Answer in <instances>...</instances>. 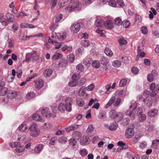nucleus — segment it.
Wrapping results in <instances>:
<instances>
[{
  "mask_svg": "<svg viewBox=\"0 0 159 159\" xmlns=\"http://www.w3.org/2000/svg\"><path fill=\"white\" fill-rule=\"evenodd\" d=\"M117 128V125L116 122L111 124L109 127V129L112 131L116 130Z\"/></svg>",
  "mask_w": 159,
  "mask_h": 159,
  "instance_id": "obj_36",
  "label": "nucleus"
},
{
  "mask_svg": "<svg viewBox=\"0 0 159 159\" xmlns=\"http://www.w3.org/2000/svg\"><path fill=\"white\" fill-rule=\"evenodd\" d=\"M100 61L101 64L105 65H107L109 62L108 59L104 56L101 57Z\"/></svg>",
  "mask_w": 159,
  "mask_h": 159,
  "instance_id": "obj_25",
  "label": "nucleus"
},
{
  "mask_svg": "<svg viewBox=\"0 0 159 159\" xmlns=\"http://www.w3.org/2000/svg\"><path fill=\"white\" fill-rule=\"evenodd\" d=\"M92 66L95 68H98L100 66V63L97 60H93L92 63Z\"/></svg>",
  "mask_w": 159,
  "mask_h": 159,
  "instance_id": "obj_41",
  "label": "nucleus"
},
{
  "mask_svg": "<svg viewBox=\"0 0 159 159\" xmlns=\"http://www.w3.org/2000/svg\"><path fill=\"white\" fill-rule=\"evenodd\" d=\"M86 79L84 78H82L80 82H79L78 81V83H77V85L79 86H81L83 85L86 82Z\"/></svg>",
  "mask_w": 159,
  "mask_h": 159,
  "instance_id": "obj_61",
  "label": "nucleus"
},
{
  "mask_svg": "<svg viewBox=\"0 0 159 159\" xmlns=\"http://www.w3.org/2000/svg\"><path fill=\"white\" fill-rule=\"evenodd\" d=\"M76 69L78 71L82 72L84 70V66L81 64H79L76 66Z\"/></svg>",
  "mask_w": 159,
  "mask_h": 159,
  "instance_id": "obj_55",
  "label": "nucleus"
},
{
  "mask_svg": "<svg viewBox=\"0 0 159 159\" xmlns=\"http://www.w3.org/2000/svg\"><path fill=\"white\" fill-rule=\"evenodd\" d=\"M109 4L113 7H115L116 6V4L115 0H110L109 2Z\"/></svg>",
  "mask_w": 159,
  "mask_h": 159,
  "instance_id": "obj_63",
  "label": "nucleus"
},
{
  "mask_svg": "<svg viewBox=\"0 0 159 159\" xmlns=\"http://www.w3.org/2000/svg\"><path fill=\"white\" fill-rule=\"evenodd\" d=\"M76 102L77 105L80 107H82L84 104V101L81 98H78L76 100Z\"/></svg>",
  "mask_w": 159,
  "mask_h": 159,
  "instance_id": "obj_22",
  "label": "nucleus"
},
{
  "mask_svg": "<svg viewBox=\"0 0 159 159\" xmlns=\"http://www.w3.org/2000/svg\"><path fill=\"white\" fill-rule=\"evenodd\" d=\"M131 71L133 74H137L138 73L139 70L137 67L134 66L132 68Z\"/></svg>",
  "mask_w": 159,
  "mask_h": 159,
  "instance_id": "obj_59",
  "label": "nucleus"
},
{
  "mask_svg": "<svg viewBox=\"0 0 159 159\" xmlns=\"http://www.w3.org/2000/svg\"><path fill=\"white\" fill-rule=\"evenodd\" d=\"M35 96V93L33 92H30L28 93L26 95V98L28 99H30Z\"/></svg>",
  "mask_w": 159,
  "mask_h": 159,
  "instance_id": "obj_39",
  "label": "nucleus"
},
{
  "mask_svg": "<svg viewBox=\"0 0 159 159\" xmlns=\"http://www.w3.org/2000/svg\"><path fill=\"white\" fill-rule=\"evenodd\" d=\"M134 133L133 128H128L125 132V136L127 138H130L134 135Z\"/></svg>",
  "mask_w": 159,
  "mask_h": 159,
  "instance_id": "obj_7",
  "label": "nucleus"
},
{
  "mask_svg": "<svg viewBox=\"0 0 159 159\" xmlns=\"http://www.w3.org/2000/svg\"><path fill=\"white\" fill-rule=\"evenodd\" d=\"M90 141L89 138L86 136H84L82 139L80 140V143L82 145H87L89 143Z\"/></svg>",
  "mask_w": 159,
  "mask_h": 159,
  "instance_id": "obj_8",
  "label": "nucleus"
},
{
  "mask_svg": "<svg viewBox=\"0 0 159 159\" xmlns=\"http://www.w3.org/2000/svg\"><path fill=\"white\" fill-rule=\"evenodd\" d=\"M85 87L84 86L82 87L79 90L78 94L80 96H83L85 94Z\"/></svg>",
  "mask_w": 159,
  "mask_h": 159,
  "instance_id": "obj_30",
  "label": "nucleus"
},
{
  "mask_svg": "<svg viewBox=\"0 0 159 159\" xmlns=\"http://www.w3.org/2000/svg\"><path fill=\"white\" fill-rule=\"evenodd\" d=\"M62 57V55L61 54L59 53H56L53 56L52 59L54 60L60 58Z\"/></svg>",
  "mask_w": 159,
  "mask_h": 159,
  "instance_id": "obj_48",
  "label": "nucleus"
},
{
  "mask_svg": "<svg viewBox=\"0 0 159 159\" xmlns=\"http://www.w3.org/2000/svg\"><path fill=\"white\" fill-rule=\"evenodd\" d=\"M63 100L65 102V107L68 109V111L70 112L72 110V104L73 99L70 97H66Z\"/></svg>",
  "mask_w": 159,
  "mask_h": 159,
  "instance_id": "obj_4",
  "label": "nucleus"
},
{
  "mask_svg": "<svg viewBox=\"0 0 159 159\" xmlns=\"http://www.w3.org/2000/svg\"><path fill=\"white\" fill-rule=\"evenodd\" d=\"M52 70L51 69H46L43 72L44 76L46 77H49L52 74Z\"/></svg>",
  "mask_w": 159,
  "mask_h": 159,
  "instance_id": "obj_21",
  "label": "nucleus"
},
{
  "mask_svg": "<svg viewBox=\"0 0 159 159\" xmlns=\"http://www.w3.org/2000/svg\"><path fill=\"white\" fill-rule=\"evenodd\" d=\"M141 31L144 34H147L148 32L147 28L145 26H143L141 28Z\"/></svg>",
  "mask_w": 159,
  "mask_h": 159,
  "instance_id": "obj_56",
  "label": "nucleus"
},
{
  "mask_svg": "<svg viewBox=\"0 0 159 159\" xmlns=\"http://www.w3.org/2000/svg\"><path fill=\"white\" fill-rule=\"evenodd\" d=\"M0 90V95L2 96H4L7 93L8 89L6 87H4Z\"/></svg>",
  "mask_w": 159,
  "mask_h": 159,
  "instance_id": "obj_45",
  "label": "nucleus"
},
{
  "mask_svg": "<svg viewBox=\"0 0 159 159\" xmlns=\"http://www.w3.org/2000/svg\"><path fill=\"white\" fill-rule=\"evenodd\" d=\"M37 125L35 123H33L30 127L29 128V130L30 131H32L34 130L38 129Z\"/></svg>",
  "mask_w": 159,
  "mask_h": 159,
  "instance_id": "obj_40",
  "label": "nucleus"
},
{
  "mask_svg": "<svg viewBox=\"0 0 159 159\" xmlns=\"http://www.w3.org/2000/svg\"><path fill=\"white\" fill-rule=\"evenodd\" d=\"M127 83V80L125 79H123L121 80L119 84V85L120 87L126 85Z\"/></svg>",
  "mask_w": 159,
  "mask_h": 159,
  "instance_id": "obj_60",
  "label": "nucleus"
},
{
  "mask_svg": "<svg viewBox=\"0 0 159 159\" xmlns=\"http://www.w3.org/2000/svg\"><path fill=\"white\" fill-rule=\"evenodd\" d=\"M104 52L107 56L109 57H111L113 55L112 51L109 48H106L105 49Z\"/></svg>",
  "mask_w": 159,
  "mask_h": 159,
  "instance_id": "obj_44",
  "label": "nucleus"
},
{
  "mask_svg": "<svg viewBox=\"0 0 159 159\" xmlns=\"http://www.w3.org/2000/svg\"><path fill=\"white\" fill-rule=\"evenodd\" d=\"M104 26L107 29H112L113 27V21L111 20H107L106 22H105Z\"/></svg>",
  "mask_w": 159,
  "mask_h": 159,
  "instance_id": "obj_13",
  "label": "nucleus"
},
{
  "mask_svg": "<svg viewBox=\"0 0 159 159\" xmlns=\"http://www.w3.org/2000/svg\"><path fill=\"white\" fill-rule=\"evenodd\" d=\"M30 131L31 132L30 133V135L34 137H36L38 136L40 133V131L39 129Z\"/></svg>",
  "mask_w": 159,
  "mask_h": 159,
  "instance_id": "obj_19",
  "label": "nucleus"
},
{
  "mask_svg": "<svg viewBox=\"0 0 159 159\" xmlns=\"http://www.w3.org/2000/svg\"><path fill=\"white\" fill-rule=\"evenodd\" d=\"M69 142L70 144L73 146L75 145L77 143L76 140L73 138L69 139Z\"/></svg>",
  "mask_w": 159,
  "mask_h": 159,
  "instance_id": "obj_51",
  "label": "nucleus"
},
{
  "mask_svg": "<svg viewBox=\"0 0 159 159\" xmlns=\"http://www.w3.org/2000/svg\"><path fill=\"white\" fill-rule=\"evenodd\" d=\"M78 81L77 80H73L71 81L69 83V86L71 87H74L76 85H77Z\"/></svg>",
  "mask_w": 159,
  "mask_h": 159,
  "instance_id": "obj_54",
  "label": "nucleus"
},
{
  "mask_svg": "<svg viewBox=\"0 0 159 159\" xmlns=\"http://www.w3.org/2000/svg\"><path fill=\"white\" fill-rule=\"evenodd\" d=\"M21 143L20 142L12 143L10 144V146L11 147H17L20 146Z\"/></svg>",
  "mask_w": 159,
  "mask_h": 159,
  "instance_id": "obj_62",
  "label": "nucleus"
},
{
  "mask_svg": "<svg viewBox=\"0 0 159 159\" xmlns=\"http://www.w3.org/2000/svg\"><path fill=\"white\" fill-rule=\"evenodd\" d=\"M137 107V102L134 101H132L129 106V109L132 110H135Z\"/></svg>",
  "mask_w": 159,
  "mask_h": 159,
  "instance_id": "obj_34",
  "label": "nucleus"
},
{
  "mask_svg": "<svg viewBox=\"0 0 159 159\" xmlns=\"http://www.w3.org/2000/svg\"><path fill=\"white\" fill-rule=\"evenodd\" d=\"M79 153L82 157H84L87 155L88 151L85 148H81L79 151Z\"/></svg>",
  "mask_w": 159,
  "mask_h": 159,
  "instance_id": "obj_26",
  "label": "nucleus"
},
{
  "mask_svg": "<svg viewBox=\"0 0 159 159\" xmlns=\"http://www.w3.org/2000/svg\"><path fill=\"white\" fill-rule=\"evenodd\" d=\"M134 111L136 114L139 115L141 114L143 112V110L141 108L139 107L137 108Z\"/></svg>",
  "mask_w": 159,
  "mask_h": 159,
  "instance_id": "obj_57",
  "label": "nucleus"
},
{
  "mask_svg": "<svg viewBox=\"0 0 159 159\" xmlns=\"http://www.w3.org/2000/svg\"><path fill=\"white\" fill-rule=\"evenodd\" d=\"M44 81L42 80H37L35 83V86L37 89H41L44 85Z\"/></svg>",
  "mask_w": 159,
  "mask_h": 159,
  "instance_id": "obj_10",
  "label": "nucleus"
},
{
  "mask_svg": "<svg viewBox=\"0 0 159 159\" xmlns=\"http://www.w3.org/2000/svg\"><path fill=\"white\" fill-rule=\"evenodd\" d=\"M95 24L97 26L102 27L105 25L104 21L100 19H98L95 22Z\"/></svg>",
  "mask_w": 159,
  "mask_h": 159,
  "instance_id": "obj_15",
  "label": "nucleus"
},
{
  "mask_svg": "<svg viewBox=\"0 0 159 159\" xmlns=\"http://www.w3.org/2000/svg\"><path fill=\"white\" fill-rule=\"evenodd\" d=\"M3 14L0 13V22H1L2 25L6 26L7 25V20L3 18Z\"/></svg>",
  "mask_w": 159,
  "mask_h": 159,
  "instance_id": "obj_17",
  "label": "nucleus"
},
{
  "mask_svg": "<svg viewBox=\"0 0 159 159\" xmlns=\"http://www.w3.org/2000/svg\"><path fill=\"white\" fill-rule=\"evenodd\" d=\"M70 3L74 4V6L77 8H79L81 3H80L78 0H70Z\"/></svg>",
  "mask_w": 159,
  "mask_h": 159,
  "instance_id": "obj_35",
  "label": "nucleus"
},
{
  "mask_svg": "<svg viewBox=\"0 0 159 159\" xmlns=\"http://www.w3.org/2000/svg\"><path fill=\"white\" fill-rule=\"evenodd\" d=\"M157 112L158 110L157 109H153L148 112V115L149 116H153L156 115L157 113Z\"/></svg>",
  "mask_w": 159,
  "mask_h": 159,
  "instance_id": "obj_33",
  "label": "nucleus"
},
{
  "mask_svg": "<svg viewBox=\"0 0 159 159\" xmlns=\"http://www.w3.org/2000/svg\"><path fill=\"white\" fill-rule=\"evenodd\" d=\"M16 96V93L12 90H9L7 94V97L9 98L13 99Z\"/></svg>",
  "mask_w": 159,
  "mask_h": 159,
  "instance_id": "obj_16",
  "label": "nucleus"
},
{
  "mask_svg": "<svg viewBox=\"0 0 159 159\" xmlns=\"http://www.w3.org/2000/svg\"><path fill=\"white\" fill-rule=\"evenodd\" d=\"M39 57V55L36 52L32 51L31 52L26 54L25 60L27 62L29 61L31 59L33 60H35L38 59Z\"/></svg>",
  "mask_w": 159,
  "mask_h": 159,
  "instance_id": "obj_2",
  "label": "nucleus"
},
{
  "mask_svg": "<svg viewBox=\"0 0 159 159\" xmlns=\"http://www.w3.org/2000/svg\"><path fill=\"white\" fill-rule=\"evenodd\" d=\"M123 24L124 27L126 28L128 27L130 25V22L129 21L126 20L123 21Z\"/></svg>",
  "mask_w": 159,
  "mask_h": 159,
  "instance_id": "obj_58",
  "label": "nucleus"
},
{
  "mask_svg": "<svg viewBox=\"0 0 159 159\" xmlns=\"http://www.w3.org/2000/svg\"><path fill=\"white\" fill-rule=\"evenodd\" d=\"M67 58L68 61L70 63H72L74 61L75 57L73 54H70L67 56Z\"/></svg>",
  "mask_w": 159,
  "mask_h": 159,
  "instance_id": "obj_42",
  "label": "nucleus"
},
{
  "mask_svg": "<svg viewBox=\"0 0 159 159\" xmlns=\"http://www.w3.org/2000/svg\"><path fill=\"white\" fill-rule=\"evenodd\" d=\"M20 26L21 28H33L35 27L34 25L29 24H26L25 23H22L20 25Z\"/></svg>",
  "mask_w": 159,
  "mask_h": 159,
  "instance_id": "obj_20",
  "label": "nucleus"
},
{
  "mask_svg": "<svg viewBox=\"0 0 159 159\" xmlns=\"http://www.w3.org/2000/svg\"><path fill=\"white\" fill-rule=\"evenodd\" d=\"M94 84L93 83H92L87 87L86 88V90L88 91H91L94 88Z\"/></svg>",
  "mask_w": 159,
  "mask_h": 159,
  "instance_id": "obj_64",
  "label": "nucleus"
},
{
  "mask_svg": "<svg viewBox=\"0 0 159 159\" xmlns=\"http://www.w3.org/2000/svg\"><path fill=\"white\" fill-rule=\"evenodd\" d=\"M32 119L36 121H40L42 120V116L39 114H36L32 117Z\"/></svg>",
  "mask_w": 159,
  "mask_h": 159,
  "instance_id": "obj_31",
  "label": "nucleus"
},
{
  "mask_svg": "<svg viewBox=\"0 0 159 159\" xmlns=\"http://www.w3.org/2000/svg\"><path fill=\"white\" fill-rule=\"evenodd\" d=\"M80 38H84V39H87L89 37V34L86 33L81 34L79 36Z\"/></svg>",
  "mask_w": 159,
  "mask_h": 159,
  "instance_id": "obj_53",
  "label": "nucleus"
},
{
  "mask_svg": "<svg viewBox=\"0 0 159 159\" xmlns=\"http://www.w3.org/2000/svg\"><path fill=\"white\" fill-rule=\"evenodd\" d=\"M135 110H127L125 112V114L127 115L130 116L131 119L134 120L135 118V114L134 112Z\"/></svg>",
  "mask_w": 159,
  "mask_h": 159,
  "instance_id": "obj_14",
  "label": "nucleus"
},
{
  "mask_svg": "<svg viewBox=\"0 0 159 159\" xmlns=\"http://www.w3.org/2000/svg\"><path fill=\"white\" fill-rule=\"evenodd\" d=\"M81 44L84 47H87L90 45V42L88 40H83L81 41Z\"/></svg>",
  "mask_w": 159,
  "mask_h": 159,
  "instance_id": "obj_43",
  "label": "nucleus"
},
{
  "mask_svg": "<svg viewBox=\"0 0 159 159\" xmlns=\"http://www.w3.org/2000/svg\"><path fill=\"white\" fill-rule=\"evenodd\" d=\"M44 147V145L42 144H39L37 145L34 149V152L37 153H39L41 151Z\"/></svg>",
  "mask_w": 159,
  "mask_h": 159,
  "instance_id": "obj_11",
  "label": "nucleus"
},
{
  "mask_svg": "<svg viewBox=\"0 0 159 159\" xmlns=\"http://www.w3.org/2000/svg\"><path fill=\"white\" fill-rule=\"evenodd\" d=\"M59 141L62 144H65L67 142V139L66 137H62L59 139Z\"/></svg>",
  "mask_w": 159,
  "mask_h": 159,
  "instance_id": "obj_52",
  "label": "nucleus"
},
{
  "mask_svg": "<svg viewBox=\"0 0 159 159\" xmlns=\"http://www.w3.org/2000/svg\"><path fill=\"white\" fill-rule=\"evenodd\" d=\"M78 125L77 124H74L72 125L68 126L66 129V130L67 132L70 131L78 129Z\"/></svg>",
  "mask_w": 159,
  "mask_h": 159,
  "instance_id": "obj_12",
  "label": "nucleus"
},
{
  "mask_svg": "<svg viewBox=\"0 0 159 159\" xmlns=\"http://www.w3.org/2000/svg\"><path fill=\"white\" fill-rule=\"evenodd\" d=\"M157 73L156 70H153L151 74L148 75V80L150 82H151L154 80H156L157 79Z\"/></svg>",
  "mask_w": 159,
  "mask_h": 159,
  "instance_id": "obj_6",
  "label": "nucleus"
},
{
  "mask_svg": "<svg viewBox=\"0 0 159 159\" xmlns=\"http://www.w3.org/2000/svg\"><path fill=\"white\" fill-rule=\"evenodd\" d=\"M117 40L121 45H125L127 43V41L122 36L118 37L117 38Z\"/></svg>",
  "mask_w": 159,
  "mask_h": 159,
  "instance_id": "obj_28",
  "label": "nucleus"
},
{
  "mask_svg": "<svg viewBox=\"0 0 159 159\" xmlns=\"http://www.w3.org/2000/svg\"><path fill=\"white\" fill-rule=\"evenodd\" d=\"M121 62L119 61L116 60L113 62L112 65L115 67H118L120 66Z\"/></svg>",
  "mask_w": 159,
  "mask_h": 159,
  "instance_id": "obj_50",
  "label": "nucleus"
},
{
  "mask_svg": "<svg viewBox=\"0 0 159 159\" xmlns=\"http://www.w3.org/2000/svg\"><path fill=\"white\" fill-rule=\"evenodd\" d=\"M75 8H76L77 7H75V6L69 5L65 8V10L66 11L70 12L73 11Z\"/></svg>",
  "mask_w": 159,
  "mask_h": 159,
  "instance_id": "obj_47",
  "label": "nucleus"
},
{
  "mask_svg": "<svg viewBox=\"0 0 159 159\" xmlns=\"http://www.w3.org/2000/svg\"><path fill=\"white\" fill-rule=\"evenodd\" d=\"M7 20L8 22L12 23L14 20V16L11 14L8 13L6 15Z\"/></svg>",
  "mask_w": 159,
  "mask_h": 159,
  "instance_id": "obj_27",
  "label": "nucleus"
},
{
  "mask_svg": "<svg viewBox=\"0 0 159 159\" xmlns=\"http://www.w3.org/2000/svg\"><path fill=\"white\" fill-rule=\"evenodd\" d=\"M25 149V148L24 146H20L16 147L15 148L16 151L17 152H23Z\"/></svg>",
  "mask_w": 159,
  "mask_h": 159,
  "instance_id": "obj_37",
  "label": "nucleus"
},
{
  "mask_svg": "<svg viewBox=\"0 0 159 159\" xmlns=\"http://www.w3.org/2000/svg\"><path fill=\"white\" fill-rule=\"evenodd\" d=\"M67 36V33L66 32H61L59 34V35L57 36L59 39L63 40L66 38Z\"/></svg>",
  "mask_w": 159,
  "mask_h": 159,
  "instance_id": "obj_29",
  "label": "nucleus"
},
{
  "mask_svg": "<svg viewBox=\"0 0 159 159\" xmlns=\"http://www.w3.org/2000/svg\"><path fill=\"white\" fill-rule=\"evenodd\" d=\"M82 23L80 21H77L74 23L70 27V30L74 33L78 32L80 30Z\"/></svg>",
  "mask_w": 159,
  "mask_h": 159,
  "instance_id": "obj_5",
  "label": "nucleus"
},
{
  "mask_svg": "<svg viewBox=\"0 0 159 159\" xmlns=\"http://www.w3.org/2000/svg\"><path fill=\"white\" fill-rule=\"evenodd\" d=\"M58 109L61 112L64 113L66 110L68 111V109L65 107L63 103H60L58 106Z\"/></svg>",
  "mask_w": 159,
  "mask_h": 159,
  "instance_id": "obj_9",
  "label": "nucleus"
},
{
  "mask_svg": "<svg viewBox=\"0 0 159 159\" xmlns=\"http://www.w3.org/2000/svg\"><path fill=\"white\" fill-rule=\"evenodd\" d=\"M126 92L125 91L121 90L117 91L116 93H117L119 96L120 97H124L126 95Z\"/></svg>",
  "mask_w": 159,
  "mask_h": 159,
  "instance_id": "obj_46",
  "label": "nucleus"
},
{
  "mask_svg": "<svg viewBox=\"0 0 159 159\" xmlns=\"http://www.w3.org/2000/svg\"><path fill=\"white\" fill-rule=\"evenodd\" d=\"M117 113L114 110H111L109 112V115L110 117L112 119H115Z\"/></svg>",
  "mask_w": 159,
  "mask_h": 159,
  "instance_id": "obj_18",
  "label": "nucleus"
},
{
  "mask_svg": "<svg viewBox=\"0 0 159 159\" xmlns=\"http://www.w3.org/2000/svg\"><path fill=\"white\" fill-rule=\"evenodd\" d=\"M98 118L100 119H104L106 117V112L104 111H100L98 115Z\"/></svg>",
  "mask_w": 159,
  "mask_h": 159,
  "instance_id": "obj_38",
  "label": "nucleus"
},
{
  "mask_svg": "<svg viewBox=\"0 0 159 159\" xmlns=\"http://www.w3.org/2000/svg\"><path fill=\"white\" fill-rule=\"evenodd\" d=\"M124 114L122 112H118L117 114L116 117L115 119V120L117 122L120 121L124 117Z\"/></svg>",
  "mask_w": 159,
  "mask_h": 159,
  "instance_id": "obj_23",
  "label": "nucleus"
},
{
  "mask_svg": "<svg viewBox=\"0 0 159 159\" xmlns=\"http://www.w3.org/2000/svg\"><path fill=\"white\" fill-rule=\"evenodd\" d=\"M143 101L149 107H150L153 103L152 100L151 98H146Z\"/></svg>",
  "mask_w": 159,
  "mask_h": 159,
  "instance_id": "obj_24",
  "label": "nucleus"
},
{
  "mask_svg": "<svg viewBox=\"0 0 159 159\" xmlns=\"http://www.w3.org/2000/svg\"><path fill=\"white\" fill-rule=\"evenodd\" d=\"M120 98H118L116 99L115 97H112L110 99L106 105L105 106V108H107L111 106L112 104H113L114 107H116L120 104Z\"/></svg>",
  "mask_w": 159,
  "mask_h": 159,
  "instance_id": "obj_1",
  "label": "nucleus"
},
{
  "mask_svg": "<svg viewBox=\"0 0 159 159\" xmlns=\"http://www.w3.org/2000/svg\"><path fill=\"white\" fill-rule=\"evenodd\" d=\"M115 24L118 26L121 25L123 22L121 19L119 17H117L115 20Z\"/></svg>",
  "mask_w": 159,
  "mask_h": 159,
  "instance_id": "obj_49",
  "label": "nucleus"
},
{
  "mask_svg": "<svg viewBox=\"0 0 159 159\" xmlns=\"http://www.w3.org/2000/svg\"><path fill=\"white\" fill-rule=\"evenodd\" d=\"M56 108H54V109H52V113L51 114L48 112V109L47 108L43 109L42 111L41 112L42 114L47 117H55L56 116V113L55 112L56 110Z\"/></svg>",
  "mask_w": 159,
  "mask_h": 159,
  "instance_id": "obj_3",
  "label": "nucleus"
},
{
  "mask_svg": "<svg viewBox=\"0 0 159 159\" xmlns=\"http://www.w3.org/2000/svg\"><path fill=\"white\" fill-rule=\"evenodd\" d=\"M73 136L76 139H78L81 138V134L79 131H75L73 133Z\"/></svg>",
  "mask_w": 159,
  "mask_h": 159,
  "instance_id": "obj_32",
  "label": "nucleus"
}]
</instances>
